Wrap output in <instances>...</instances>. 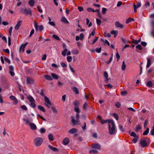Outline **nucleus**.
Masks as SVG:
<instances>
[{
	"label": "nucleus",
	"mask_w": 154,
	"mask_h": 154,
	"mask_svg": "<svg viewBox=\"0 0 154 154\" xmlns=\"http://www.w3.org/2000/svg\"><path fill=\"white\" fill-rule=\"evenodd\" d=\"M74 109L75 111L77 112L76 116V120H75V118L73 116H71V122L73 125H75L77 124H78V125H80V124L79 120V113L80 112V110L77 106H75L74 107Z\"/></svg>",
	"instance_id": "nucleus-1"
},
{
	"label": "nucleus",
	"mask_w": 154,
	"mask_h": 154,
	"mask_svg": "<svg viewBox=\"0 0 154 154\" xmlns=\"http://www.w3.org/2000/svg\"><path fill=\"white\" fill-rule=\"evenodd\" d=\"M109 134L112 135L115 134L117 132L114 122L113 120H109L108 121Z\"/></svg>",
	"instance_id": "nucleus-2"
},
{
	"label": "nucleus",
	"mask_w": 154,
	"mask_h": 154,
	"mask_svg": "<svg viewBox=\"0 0 154 154\" xmlns=\"http://www.w3.org/2000/svg\"><path fill=\"white\" fill-rule=\"evenodd\" d=\"M149 143V139L146 137L141 140L140 143L142 147H145L147 146Z\"/></svg>",
	"instance_id": "nucleus-3"
},
{
	"label": "nucleus",
	"mask_w": 154,
	"mask_h": 154,
	"mask_svg": "<svg viewBox=\"0 0 154 154\" xmlns=\"http://www.w3.org/2000/svg\"><path fill=\"white\" fill-rule=\"evenodd\" d=\"M43 141V139L41 137H37L34 139V143L36 146H38L42 145Z\"/></svg>",
	"instance_id": "nucleus-4"
},
{
	"label": "nucleus",
	"mask_w": 154,
	"mask_h": 154,
	"mask_svg": "<svg viewBox=\"0 0 154 154\" xmlns=\"http://www.w3.org/2000/svg\"><path fill=\"white\" fill-rule=\"evenodd\" d=\"M20 11L23 14L26 15L29 14L30 15H31L32 14L31 10L29 8L27 9L22 8L21 9Z\"/></svg>",
	"instance_id": "nucleus-5"
},
{
	"label": "nucleus",
	"mask_w": 154,
	"mask_h": 154,
	"mask_svg": "<svg viewBox=\"0 0 154 154\" xmlns=\"http://www.w3.org/2000/svg\"><path fill=\"white\" fill-rule=\"evenodd\" d=\"M91 147L94 149L100 150L101 149V146L99 143H94L91 145Z\"/></svg>",
	"instance_id": "nucleus-6"
},
{
	"label": "nucleus",
	"mask_w": 154,
	"mask_h": 154,
	"mask_svg": "<svg viewBox=\"0 0 154 154\" xmlns=\"http://www.w3.org/2000/svg\"><path fill=\"white\" fill-rule=\"evenodd\" d=\"M67 53V55H70L71 54V53L69 51H68L67 49L66 48L64 49L62 53L61 54L63 56H65L66 55Z\"/></svg>",
	"instance_id": "nucleus-7"
},
{
	"label": "nucleus",
	"mask_w": 154,
	"mask_h": 154,
	"mask_svg": "<svg viewBox=\"0 0 154 154\" xmlns=\"http://www.w3.org/2000/svg\"><path fill=\"white\" fill-rule=\"evenodd\" d=\"M133 5L134 11L135 12L137 11V9L140 8L141 6V4L140 2H137V5L134 3L133 4Z\"/></svg>",
	"instance_id": "nucleus-8"
},
{
	"label": "nucleus",
	"mask_w": 154,
	"mask_h": 154,
	"mask_svg": "<svg viewBox=\"0 0 154 154\" xmlns=\"http://www.w3.org/2000/svg\"><path fill=\"white\" fill-rule=\"evenodd\" d=\"M27 44L28 42H26L24 44H22L20 48L19 52H20L22 51L23 52L24 51V48Z\"/></svg>",
	"instance_id": "nucleus-9"
},
{
	"label": "nucleus",
	"mask_w": 154,
	"mask_h": 154,
	"mask_svg": "<svg viewBox=\"0 0 154 154\" xmlns=\"http://www.w3.org/2000/svg\"><path fill=\"white\" fill-rule=\"evenodd\" d=\"M9 72L11 76H13L15 74L14 72V68L13 66L11 65L9 67Z\"/></svg>",
	"instance_id": "nucleus-10"
},
{
	"label": "nucleus",
	"mask_w": 154,
	"mask_h": 154,
	"mask_svg": "<svg viewBox=\"0 0 154 154\" xmlns=\"http://www.w3.org/2000/svg\"><path fill=\"white\" fill-rule=\"evenodd\" d=\"M34 81L32 78H26V83L28 85L30 84H33L34 83Z\"/></svg>",
	"instance_id": "nucleus-11"
},
{
	"label": "nucleus",
	"mask_w": 154,
	"mask_h": 154,
	"mask_svg": "<svg viewBox=\"0 0 154 154\" xmlns=\"http://www.w3.org/2000/svg\"><path fill=\"white\" fill-rule=\"evenodd\" d=\"M23 120L24 121L26 122V123L27 124L29 125L32 121V118L29 119H23Z\"/></svg>",
	"instance_id": "nucleus-12"
},
{
	"label": "nucleus",
	"mask_w": 154,
	"mask_h": 154,
	"mask_svg": "<svg viewBox=\"0 0 154 154\" xmlns=\"http://www.w3.org/2000/svg\"><path fill=\"white\" fill-rule=\"evenodd\" d=\"M22 22V20H20L17 21V24L15 27V30H17L19 29V27L20 26Z\"/></svg>",
	"instance_id": "nucleus-13"
},
{
	"label": "nucleus",
	"mask_w": 154,
	"mask_h": 154,
	"mask_svg": "<svg viewBox=\"0 0 154 154\" xmlns=\"http://www.w3.org/2000/svg\"><path fill=\"white\" fill-rule=\"evenodd\" d=\"M104 77L106 79L105 81L106 82H108L109 79L110 80V79L108 78V74L106 71H105L104 73Z\"/></svg>",
	"instance_id": "nucleus-14"
},
{
	"label": "nucleus",
	"mask_w": 154,
	"mask_h": 154,
	"mask_svg": "<svg viewBox=\"0 0 154 154\" xmlns=\"http://www.w3.org/2000/svg\"><path fill=\"white\" fill-rule=\"evenodd\" d=\"M115 26L117 28H122L123 27V25L120 24V23L118 21H116L115 22Z\"/></svg>",
	"instance_id": "nucleus-15"
},
{
	"label": "nucleus",
	"mask_w": 154,
	"mask_h": 154,
	"mask_svg": "<svg viewBox=\"0 0 154 154\" xmlns=\"http://www.w3.org/2000/svg\"><path fill=\"white\" fill-rule=\"evenodd\" d=\"M63 142L64 145H66L69 143V140L68 138H65L63 139Z\"/></svg>",
	"instance_id": "nucleus-16"
},
{
	"label": "nucleus",
	"mask_w": 154,
	"mask_h": 154,
	"mask_svg": "<svg viewBox=\"0 0 154 154\" xmlns=\"http://www.w3.org/2000/svg\"><path fill=\"white\" fill-rule=\"evenodd\" d=\"M31 129L32 130H35L36 129L37 127L36 125L34 123H32L29 125Z\"/></svg>",
	"instance_id": "nucleus-17"
},
{
	"label": "nucleus",
	"mask_w": 154,
	"mask_h": 154,
	"mask_svg": "<svg viewBox=\"0 0 154 154\" xmlns=\"http://www.w3.org/2000/svg\"><path fill=\"white\" fill-rule=\"evenodd\" d=\"M27 98L29 101L30 103L35 102V100L33 97L30 95H28L27 96Z\"/></svg>",
	"instance_id": "nucleus-18"
},
{
	"label": "nucleus",
	"mask_w": 154,
	"mask_h": 154,
	"mask_svg": "<svg viewBox=\"0 0 154 154\" xmlns=\"http://www.w3.org/2000/svg\"><path fill=\"white\" fill-rule=\"evenodd\" d=\"M72 53L73 54L77 55L79 53V51L77 49H73L72 51Z\"/></svg>",
	"instance_id": "nucleus-19"
},
{
	"label": "nucleus",
	"mask_w": 154,
	"mask_h": 154,
	"mask_svg": "<svg viewBox=\"0 0 154 154\" xmlns=\"http://www.w3.org/2000/svg\"><path fill=\"white\" fill-rule=\"evenodd\" d=\"M151 64V60L150 59L147 58V64L146 66V68H149Z\"/></svg>",
	"instance_id": "nucleus-20"
},
{
	"label": "nucleus",
	"mask_w": 154,
	"mask_h": 154,
	"mask_svg": "<svg viewBox=\"0 0 154 154\" xmlns=\"http://www.w3.org/2000/svg\"><path fill=\"white\" fill-rule=\"evenodd\" d=\"M48 147L50 149H51L54 151H58V149L57 148L53 147L51 145H49Z\"/></svg>",
	"instance_id": "nucleus-21"
},
{
	"label": "nucleus",
	"mask_w": 154,
	"mask_h": 154,
	"mask_svg": "<svg viewBox=\"0 0 154 154\" xmlns=\"http://www.w3.org/2000/svg\"><path fill=\"white\" fill-rule=\"evenodd\" d=\"M34 4L35 2L33 0H30L28 2V4L31 7L34 5Z\"/></svg>",
	"instance_id": "nucleus-22"
},
{
	"label": "nucleus",
	"mask_w": 154,
	"mask_h": 154,
	"mask_svg": "<svg viewBox=\"0 0 154 154\" xmlns=\"http://www.w3.org/2000/svg\"><path fill=\"white\" fill-rule=\"evenodd\" d=\"M61 21L62 22H63L67 24H68L69 23V22L68 21V20H67L66 18L64 17H63L62 18Z\"/></svg>",
	"instance_id": "nucleus-23"
},
{
	"label": "nucleus",
	"mask_w": 154,
	"mask_h": 154,
	"mask_svg": "<svg viewBox=\"0 0 154 154\" xmlns=\"http://www.w3.org/2000/svg\"><path fill=\"white\" fill-rule=\"evenodd\" d=\"M111 33L112 34L114 35V36L115 38H116V37L118 33V31L117 30H116V31H112L111 32Z\"/></svg>",
	"instance_id": "nucleus-24"
},
{
	"label": "nucleus",
	"mask_w": 154,
	"mask_h": 154,
	"mask_svg": "<svg viewBox=\"0 0 154 154\" xmlns=\"http://www.w3.org/2000/svg\"><path fill=\"white\" fill-rule=\"evenodd\" d=\"M77 131V130L76 129H75V128H73L71 129L68 132L69 133H71L72 134H74V133L76 132Z\"/></svg>",
	"instance_id": "nucleus-25"
},
{
	"label": "nucleus",
	"mask_w": 154,
	"mask_h": 154,
	"mask_svg": "<svg viewBox=\"0 0 154 154\" xmlns=\"http://www.w3.org/2000/svg\"><path fill=\"white\" fill-rule=\"evenodd\" d=\"M45 101L49 105H51V102L49 99V98L46 96L45 97Z\"/></svg>",
	"instance_id": "nucleus-26"
},
{
	"label": "nucleus",
	"mask_w": 154,
	"mask_h": 154,
	"mask_svg": "<svg viewBox=\"0 0 154 154\" xmlns=\"http://www.w3.org/2000/svg\"><path fill=\"white\" fill-rule=\"evenodd\" d=\"M44 77L47 80L49 81H52V79L50 75H45Z\"/></svg>",
	"instance_id": "nucleus-27"
},
{
	"label": "nucleus",
	"mask_w": 154,
	"mask_h": 154,
	"mask_svg": "<svg viewBox=\"0 0 154 154\" xmlns=\"http://www.w3.org/2000/svg\"><path fill=\"white\" fill-rule=\"evenodd\" d=\"M48 138L49 140L51 141L54 140V137L52 134H49L48 135Z\"/></svg>",
	"instance_id": "nucleus-28"
},
{
	"label": "nucleus",
	"mask_w": 154,
	"mask_h": 154,
	"mask_svg": "<svg viewBox=\"0 0 154 154\" xmlns=\"http://www.w3.org/2000/svg\"><path fill=\"white\" fill-rule=\"evenodd\" d=\"M51 76L54 79H57L59 78V76L57 74L54 73H52Z\"/></svg>",
	"instance_id": "nucleus-29"
},
{
	"label": "nucleus",
	"mask_w": 154,
	"mask_h": 154,
	"mask_svg": "<svg viewBox=\"0 0 154 154\" xmlns=\"http://www.w3.org/2000/svg\"><path fill=\"white\" fill-rule=\"evenodd\" d=\"M86 24L87 25H88V27H91L92 25L91 22H90L89 23L90 21H89V20L88 19V18H86Z\"/></svg>",
	"instance_id": "nucleus-30"
},
{
	"label": "nucleus",
	"mask_w": 154,
	"mask_h": 154,
	"mask_svg": "<svg viewBox=\"0 0 154 154\" xmlns=\"http://www.w3.org/2000/svg\"><path fill=\"white\" fill-rule=\"evenodd\" d=\"M38 107L39 109L41 110L42 112H45V109L44 107H43V106L40 105H38Z\"/></svg>",
	"instance_id": "nucleus-31"
},
{
	"label": "nucleus",
	"mask_w": 154,
	"mask_h": 154,
	"mask_svg": "<svg viewBox=\"0 0 154 154\" xmlns=\"http://www.w3.org/2000/svg\"><path fill=\"white\" fill-rule=\"evenodd\" d=\"M139 139V137L138 136H137L136 137H135L133 139L132 141L134 143H137V140Z\"/></svg>",
	"instance_id": "nucleus-32"
},
{
	"label": "nucleus",
	"mask_w": 154,
	"mask_h": 154,
	"mask_svg": "<svg viewBox=\"0 0 154 154\" xmlns=\"http://www.w3.org/2000/svg\"><path fill=\"white\" fill-rule=\"evenodd\" d=\"M126 69V65L125 64L124 61L122 62V71L125 70Z\"/></svg>",
	"instance_id": "nucleus-33"
},
{
	"label": "nucleus",
	"mask_w": 154,
	"mask_h": 154,
	"mask_svg": "<svg viewBox=\"0 0 154 154\" xmlns=\"http://www.w3.org/2000/svg\"><path fill=\"white\" fill-rule=\"evenodd\" d=\"M73 91L75 93V94H79V90L76 87H73Z\"/></svg>",
	"instance_id": "nucleus-34"
},
{
	"label": "nucleus",
	"mask_w": 154,
	"mask_h": 154,
	"mask_svg": "<svg viewBox=\"0 0 154 154\" xmlns=\"http://www.w3.org/2000/svg\"><path fill=\"white\" fill-rule=\"evenodd\" d=\"M89 152L90 153L97 154L98 153V151L96 150L92 149L90 150Z\"/></svg>",
	"instance_id": "nucleus-35"
},
{
	"label": "nucleus",
	"mask_w": 154,
	"mask_h": 154,
	"mask_svg": "<svg viewBox=\"0 0 154 154\" xmlns=\"http://www.w3.org/2000/svg\"><path fill=\"white\" fill-rule=\"evenodd\" d=\"M132 20L134 21V19L133 18H129L127 19L126 23L128 24Z\"/></svg>",
	"instance_id": "nucleus-36"
},
{
	"label": "nucleus",
	"mask_w": 154,
	"mask_h": 154,
	"mask_svg": "<svg viewBox=\"0 0 154 154\" xmlns=\"http://www.w3.org/2000/svg\"><path fill=\"white\" fill-rule=\"evenodd\" d=\"M146 85L148 87H151L152 86V84L151 81H149L146 83Z\"/></svg>",
	"instance_id": "nucleus-37"
},
{
	"label": "nucleus",
	"mask_w": 154,
	"mask_h": 154,
	"mask_svg": "<svg viewBox=\"0 0 154 154\" xmlns=\"http://www.w3.org/2000/svg\"><path fill=\"white\" fill-rule=\"evenodd\" d=\"M35 102H30V106L32 108H34L36 107V105L35 103Z\"/></svg>",
	"instance_id": "nucleus-38"
},
{
	"label": "nucleus",
	"mask_w": 154,
	"mask_h": 154,
	"mask_svg": "<svg viewBox=\"0 0 154 154\" xmlns=\"http://www.w3.org/2000/svg\"><path fill=\"white\" fill-rule=\"evenodd\" d=\"M88 105L87 103H85L83 106V108L84 110H85L86 109V108L88 107Z\"/></svg>",
	"instance_id": "nucleus-39"
},
{
	"label": "nucleus",
	"mask_w": 154,
	"mask_h": 154,
	"mask_svg": "<svg viewBox=\"0 0 154 154\" xmlns=\"http://www.w3.org/2000/svg\"><path fill=\"white\" fill-rule=\"evenodd\" d=\"M51 109L54 113H57L58 112V111L56 109V108L54 107H52L51 108Z\"/></svg>",
	"instance_id": "nucleus-40"
},
{
	"label": "nucleus",
	"mask_w": 154,
	"mask_h": 154,
	"mask_svg": "<svg viewBox=\"0 0 154 154\" xmlns=\"http://www.w3.org/2000/svg\"><path fill=\"white\" fill-rule=\"evenodd\" d=\"M67 61L69 62H71L72 60V57L71 56H68L66 58Z\"/></svg>",
	"instance_id": "nucleus-41"
},
{
	"label": "nucleus",
	"mask_w": 154,
	"mask_h": 154,
	"mask_svg": "<svg viewBox=\"0 0 154 154\" xmlns=\"http://www.w3.org/2000/svg\"><path fill=\"white\" fill-rule=\"evenodd\" d=\"M96 22L98 26H100V25L101 24V21L100 19L97 18Z\"/></svg>",
	"instance_id": "nucleus-42"
},
{
	"label": "nucleus",
	"mask_w": 154,
	"mask_h": 154,
	"mask_svg": "<svg viewBox=\"0 0 154 154\" xmlns=\"http://www.w3.org/2000/svg\"><path fill=\"white\" fill-rule=\"evenodd\" d=\"M149 129L148 128H147L146 130L143 133V135H146L149 132Z\"/></svg>",
	"instance_id": "nucleus-43"
},
{
	"label": "nucleus",
	"mask_w": 154,
	"mask_h": 154,
	"mask_svg": "<svg viewBox=\"0 0 154 154\" xmlns=\"http://www.w3.org/2000/svg\"><path fill=\"white\" fill-rule=\"evenodd\" d=\"M21 108L23 110L26 111L27 109V107L25 105H23L21 106Z\"/></svg>",
	"instance_id": "nucleus-44"
},
{
	"label": "nucleus",
	"mask_w": 154,
	"mask_h": 154,
	"mask_svg": "<svg viewBox=\"0 0 154 154\" xmlns=\"http://www.w3.org/2000/svg\"><path fill=\"white\" fill-rule=\"evenodd\" d=\"M34 26L35 27V30L36 31H38V26L37 25V23L35 22L34 23Z\"/></svg>",
	"instance_id": "nucleus-45"
},
{
	"label": "nucleus",
	"mask_w": 154,
	"mask_h": 154,
	"mask_svg": "<svg viewBox=\"0 0 154 154\" xmlns=\"http://www.w3.org/2000/svg\"><path fill=\"white\" fill-rule=\"evenodd\" d=\"M106 9L104 8H102V13L103 14H105L106 13Z\"/></svg>",
	"instance_id": "nucleus-46"
},
{
	"label": "nucleus",
	"mask_w": 154,
	"mask_h": 154,
	"mask_svg": "<svg viewBox=\"0 0 154 154\" xmlns=\"http://www.w3.org/2000/svg\"><path fill=\"white\" fill-rule=\"evenodd\" d=\"M121 94L123 96H125L127 94V92L126 91H122L121 93Z\"/></svg>",
	"instance_id": "nucleus-47"
},
{
	"label": "nucleus",
	"mask_w": 154,
	"mask_h": 154,
	"mask_svg": "<svg viewBox=\"0 0 154 154\" xmlns=\"http://www.w3.org/2000/svg\"><path fill=\"white\" fill-rule=\"evenodd\" d=\"M46 130L43 128H42L40 129V132L41 133H44L45 132Z\"/></svg>",
	"instance_id": "nucleus-48"
},
{
	"label": "nucleus",
	"mask_w": 154,
	"mask_h": 154,
	"mask_svg": "<svg viewBox=\"0 0 154 154\" xmlns=\"http://www.w3.org/2000/svg\"><path fill=\"white\" fill-rule=\"evenodd\" d=\"M112 115L117 120H118V116L117 114L113 113Z\"/></svg>",
	"instance_id": "nucleus-49"
},
{
	"label": "nucleus",
	"mask_w": 154,
	"mask_h": 154,
	"mask_svg": "<svg viewBox=\"0 0 154 154\" xmlns=\"http://www.w3.org/2000/svg\"><path fill=\"white\" fill-rule=\"evenodd\" d=\"M52 37L53 38H55V39H56L57 40H60V38H59V37L58 36H57L56 35H53L52 36Z\"/></svg>",
	"instance_id": "nucleus-50"
},
{
	"label": "nucleus",
	"mask_w": 154,
	"mask_h": 154,
	"mask_svg": "<svg viewBox=\"0 0 154 154\" xmlns=\"http://www.w3.org/2000/svg\"><path fill=\"white\" fill-rule=\"evenodd\" d=\"M48 23L51 26H55V24L53 21L48 22Z\"/></svg>",
	"instance_id": "nucleus-51"
},
{
	"label": "nucleus",
	"mask_w": 154,
	"mask_h": 154,
	"mask_svg": "<svg viewBox=\"0 0 154 154\" xmlns=\"http://www.w3.org/2000/svg\"><path fill=\"white\" fill-rule=\"evenodd\" d=\"M104 36L105 37H111V34L109 33H106L105 32L104 33Z\"/></svg>",
	"instance_id": "nucleus-52"
},
{
	"label": "nucleus",
	"mask_w": 154,
	"mask_h": 154,
	"mask_svg": "<svg viewBox=\"0 0 154 154\" xmlns=\"http://www.w3.org/2000/svg\"><path fill=\"white\" fill-rule=\"evenodd\" d=\"M119 129L122 132L124 131V129L123 128V126L122 125H119Z\"/></svg>",
	"instance_id": "nucleus-53"
},
{
	"label": "nucleus",
	"mask_w": 154,
	"mask_h": 154,
	"mask_svg": "<svg viewBox=\"0 0 154 154\" xmlns=\"http://www.w3.org/2000/svg\"><path fill=\"white\" fill-rule=\"evenodd\" d=\"M136 48L140 50H142V48L141 45H137L136 47Z\"/></svg>",
	"instance_id": "nucleus-54"
},
{
	"label": "nucleus",
	"mask_w": 154,
	"mask_h": 154,
	"mask_svg": "<svg viewBox=\"0 0 154 154\" xmlns=\"http://www.w3.org/2000/svg\"><path fill=\"white\" fill-rule=\"evenodd\" d=\"M109 120H110L108 119V120H102L101 121V124H103L107 123V122L108 123V121Z\"/></svg>",
	"instance_id": "nucleus-55"
},
{
	"label": "nucleus",
	"mask_w": 154,
	"mask_h": 154,
	"mask_svg": "<svg viewBox=\"0 0 154 154\" xmlns=\"http://www.w3.org/2000/svg\"><path fill=\"white\" fill-rule=\"evenodd\" d=\"M101 47H100L99 48H96V49L95 50V51H96L98 53H99L101 51Z\"/></svg>",
	"instance_id": "nucleus-56"
},
{
	"label": "nucleus",
	"mask_w": 154,
	"mask_h": 154,
	"mask_svg": "<svg viewBox=\"0 0 154 154\" xmlns=\"http://www.w3.org/2000/svg\"><path fill=\"white\" fill-rule=\"evenodd\" d=\"M57 84L58 85L60 86L61 87L62 86H63L64 85V84L63 83L61 82L60 81H58Z\"/></svg>",
	"instance_id": "nucleus-57"
},
{
	"label": "nucleus",
	"mask_w": 154,
	"mask_h": 154,
	"mask_svg": "<svg viewBox=\"0 0 154 154\" xmlns=\"http://www.w3.org/2000/svg\"><path fill=\"white\" fill-rule=\"evenodd\" d=\"M115 105H116V106L118 108H120V107L121 106V105L120 103L119 102L116 103V104Z\"/></svg>",
	"instance_id": "nucleus-58"
},
{
	"label": "nucleus",
	"mask_w": 154,
	"mask_h": 154,
	"mask_svg": "<svg viewBox=\"0 0 154 154\" xmlns=\"http://www.w3.org/2000/svg\"><path fill=\"white\" fill-rule=\"evenodd\" d=\"M4 60L5 61L7 62L9 64L10 63H11L10 60L8 58H7L6 57H5L4 58Z\"/></svg>",
	"instance_id": "nucleus-59"
},
{
	"label": "nucleus",
	"mask_w": 154,
	"mask_h": 154,
	"mask_svg": "<svg viewBox=\"0 0 154 154\" xmlns=\"http://www.w3.org/2000/svg\"><path fill=\"white\" fill-rule=\"evenodd\" d=\"M39 30L40 31L44 29V26L42 25H40L38 26Z\"/></svg>",
	"instance_id": "nucleus-60"
},
{
	"label": "nucleus",
	"mask_w": 154,
	"mask_h": 154,
	"mask_svg": "<svg viewBox=\"0 0 154 154\" xmlns=\"http://www.w3.org/2000/svg\"><path fill=\"white\" fill-rule=\"evenodd\" d=\"M13 100L15 102L14 103H13L14 104L16 105L17 104L18 102V100H17L16 98H15L14 100Z\"/></svg>",
	"instance_id": "nucleus-61"
},
{
	"label": "nucleus",
	"mask_w": 154,
	"mask_h": 154,
	"mask_svg": "<svg viewBox=\"0 0 154 154\" xmlns=\"http://www.w3.org/2000/svg\"><path fill=\"white\" fill-rule=\"evenodd\" d=\"M87 10L89 12H93V11L94 10L91 8H87Z\"/></svg>",
	"instance_id": "nucleus-62"
},
{
	"label": "nucleus",
	"mask_w": 154,
	"mask_h": 154,
	"mask_svg": "<svg viewBox=\"0 0 154 154\" xmlns=\"http://www.w3.org/2000/svg\"><path fill=\"white\" fill-rule=\"evenodd\" d=\"M132 43H134L136 45H137L138 43L137 42V40H134V39L132 40Z\"/></svg>",
	"instance_id": "nucleus-63"
},
{
	"label": "nucleus",
	"mask_w": 154,
	"mask_h": 154,
	"mask_svg": "<svg viewBox=\"0 0 154 154\" xmlns=\"http://www.w3.org/2000/svg\"><path fill=\"white\" fill-rule=\"evenodd\" d=\"M151 24L153 28H154V20H152L151 21Z\"/></svg>",
	"instance_id": "nucleus-64"
}]
</instances>
